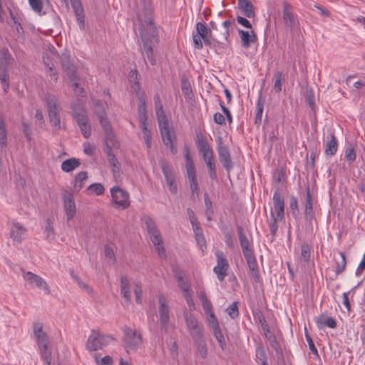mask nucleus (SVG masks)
<instances>
[{
    "label": "nucleus",
    "instance_id": "obj_50",
    "mask_svg": "<svg viewBox=\"0 0 365 365\" xmlns=\"http://www.w3.org/2000/svg\"><path fill=\"white\" fill-rule=\"evenodd\" d=\"M181 89L185 98L191 99L193 97L191 86L188 81L185 79H182Z\"/></svg>",
    "mask_w": 365,
    "mask_h": 365
},
{
    "label": "nucleus",
    "instance_id": "obj_57",
    "mask_svg": "<svg viewBox=\"0 0 365 365\" xmlns=\"http://www.w3.org/2000/svg\"><path fill=\"white\" fill-rule=\"evenodd\" d=\"M87 190L90 192L95 193L97 195H101L104 193L105 188L101 183H93L88 186Z\"/></svg>",
    "mask_w": 365,
    "mask_h": 365
},
{
    "label": "nucleus",
    "instance_id": "obj_43",
    "mask_svg": "<svg viewBox=\"0 0 365 365\" xmlns=\"http://www.w3.org/2000/svg\"><path fill=\"white\" fill-rule=\"evenodd\" d=\"M184 155L185 158V168L187 173H196L194 162L190 157V149L187 147L184 148Z\"/></svg>",
    "mask_w": 365,
    "mask_h": 365
},
{
    "label": "nucleus",
    "instance_id": "obj_7",
    "mask_svg": "<svg viewBox=\"0 0 365 365\" xmlns=\"http://www.w3.org/2000/svg\"><path fill=\"white\" fill-rule=\"evenodd\" d=\"M158 312L161 330L166 331L168 329V323L170 322V310L168 302L163 294H160L158 296Z\"/></svg>",
    "mask_w": 365,
    "mask_h": 365
},
{
    "label": "nucleus",
    "instance_id": "obj_34",
    "mask_svg": "<svg viewBox=\"0 0 365 365\" xmlns=\"http://www.w3.org/2000/svg\"><path fill=\"white\" fill-rule=\"evenodd\" d=\"M12 61L13 58L9 50L6 48H0V69L7 68Z\"/></svg>",
    "mask_w": 365,
    "mask_h": 365
},
{
    "label": "nucleus",
    "instance_id": "obj_23",
    "mask_svg": "<svg viewBox=\"0 0 365 365\" xmlns=\"http://www.w3.org/2000/svg\"><path fill=\"white\" fill-rule=\"evenodd\" d=\"M237 5L246 17L252 18L255 16L253 4L250 0H238Z\"/></svg>",
    "mask_w": 365,
    "mask_h": 365
},
{
    "label": "nucleus",
    "instance_id": "obj_17",
    "mask_svg": "<svg viewBox=\"0 0 365 365\" xmlns=\"http://www.w3.org/2000/svg\"><path fill=\"white\" fill-rule=\"evenodd\" d=\"M34 334L38 346L49 344V338L43 330V325L41 322H35L34 323Z\"/></svg>",
    "mask_w": 365,
    "mask_h": 365
},
{
    "label": "nucleus",
    "instance_id": "obj_3",
    "mask_svg": "<svg viewBox=\"0 0 365 365\" xmlns=\"http://www.w3.org/2000/svg\"><path fill=\"white\" fill-rule=\"evenodd\" d=\"M110 191L114 207L125 210L130 206V195L126 190L119 186H114Z\"/></svg>",
    "mask_w": 365,
    "mask_h": 365
},
{
    "label": "nucleus",
    "instance_id": "obj_35",
    "mask_svg": "<svg viewBox=\"0 0 365 365\" xmlns=\"http://www.w3.org/2000/svg\"><path fill=\"white\" fill-rule=\"evenodd\" d=\"M143 222L145 224L146 229L150 237L160 233V230H158L155 221L152 217L149 216H145L143 217Z\"/></svg>",
    "mask_w": 365,
    "mask_h": 365
},
{
    "label": "nucleus",
    "instance_id": "obj_31",
    "mask_svg": "<svg viewBox=\"0 0 365 365\" xmlns=\"http://www.w3.org/2000/svg\"><path fill=\"white\" fill-rule=\"evenodd\" d=\"M120 294L126 302H130V282L126 276H122L120 278Z\"/></svg>",
    "mask_w": 365,
    "mask_h": 365
},
{
    "label": "nucleus",
    "instance_id": "obj_64",
    "mask_svg": "<svg viewBox=\"0 0 365 365\" xmlns=\"http://www.w3.org/2000/svg\"><path fill=\"white\" fill-rule=\"evenodd\" d=\"M106 145V150L105 151H113V150H118L120 148V143L116 140V138L113 140L108 141L105 143Z\"/></svg>",
    "mask_w": 365,
    "mask_h": 365
},
{
    "label": "nucleus",
    "instance_id": "obj_6",
    "mask_svg": "<svg viewBox=\"0 0 365 365\" xmlns=\"http://www.w3.org/2000/svg\"><path fill=\"white\" fill-rule=\"evenodd\" d=\"M22 277L31 287H36L43 289L46 294L51 293L48 285L46 281L39 275H37L31 272H26L22 269Z\"/></svg>",
    "mask_w": 365,
    "mask_h": 365
},
{
    "label": "nucleus",
    "instance_id": "obj_58",
    "mask_svg": "<svg viewBox=\"0 0 365 365\" xmlns=\"http://www.w3.org/2000/svg\"><path fill=\"white\" fill-rule=\"evenodd\" d=\"M212 331L216 340L219 344V346L222 350H224L226 348V343L225 341L224 335L222 333L220 329H217L215 330H213Z\"/></svg>",
    "mask_w": 365,
    "mask_h": 365
},
{
    "label": "nucleus",
    "instance_id": "obj_55",
    "mask_svg": "<svg viewBox=\"0 0 365 365\" xmlns=\"http://www.w3.org/2000/svg\"><path fill=\"white\" fill-rule=\"evenodd\" d=\"M178 281V287L182 292V294L191 292L190 287L188 282L184 280L181 275L177 277Z\"/></svg>",
    "mask_w": 365,
    "mask_h": 365
},
{
    "label": "nucleus",
    "instance_id": "obj_2",
    "mask_svg": "<svg viewBox=\"0 0 365 365\" xmlns=\"http://www.w3.org/2000/svg\"><path fill=\"white\" fill-rule=\"evenodd\" d=\"M113 340V338L111 336L93 330L88 337L86 347L89 351H96L107 346Z\"/></svg>",
    "mask_w": 365,
    "mask_h": 365
},
{
    "label": "nucleus",
    "instance_id": "obj_11",
    "mask_svg": "<svg viewBox=\"0 0 365 365\" xmlns=\"http://www.w3.org/2000/svg\"><path fill=\"white\" fill-rule=\"evenodd\" d=\"M185 318L187 327L192 339L203 335V329L193 314H186Z\"/></svg>",
    "mask_w": 365,
    "mask_h": 365
},
{
    "label": "nucleus",
    "instance_id": "obj_60",
    "mask_svg": "<svg viewBox=\"0 0 365 365\" xmlns=\"http://www.w3.org/2000/svg\"><path fill=\"white\" fill-rule=\"evenodd\" d=\"M345 158L349 163H353L356 160V155L353 146L350 145L346 148Z\"/></svg>",
    "mask_w": 365,
    "mask_h": 365
},
{
    "label": "nucleus",
    "instance_id": "obj_52",
    "mask_svg": "<svg viewBox=\"0 0 365 365\" xmlns=\"http://www.w3.org/2000/svg\"><path fill=\"white\" fill-rule=\"evenodd\" d=\"M238 302H232L230 306H228L225 312L232 319H235L239 316V309H238Z\"/></svg>",
    "mask_w": 365,
    "mask_h": 365
},
{
    "label": "nucleus",
    "instance_id": "obj_18",
    "mask_svg": "<svg viewBox=\"0 0 365 365\" xmlns=\"http://www.w3.org/2000/svg\"><path fill=\"white\" fill-rule=\"evenodd\" d=\"M219 160L222 164L227 172H230L233 168V163L231 160L230 154L227 148L219 145L217 148Z\"/></svg>",
    "mask_w": 365,
    "mask_h": 365
},
{
    "label": "nucleus",
    "instance_id": "obj_8",
    "mask_svg": "<svg viewBox=\"0 0 365 365\" xmlns=\"http://www.w3.org/2000/svg\"><path fill=\"white\" fill-rule=\"evenodd\" d=\"M63 208L66 212V219L68 221L73 219L76 213V206L73 195L63 190L62 193Z\"/></svg>",
    "mask_w": 365,
    "mask_h": 365
},
{
    "label": "nucleus",
    "instance_id": "obj_14",
    "mask_svg": "<svg viewBox=\"0 0 365 365\" xmlns=\"http://www.w3.org/2000/svg\"><path fill=\"white\" fill-rule=\"evenodd\" d=\"M196 143L202 158L214 154L212 149L207 142V138L201 132H197L196 133Z\"/></svg>",
    "mask_w": 365,
    "mask_h": 365
},
{
    "label": "nucleus",
    "instance_id": "obj_61",
    "mask_svg": "<svg viewBox=\"0 0 365 365\" xmlns=\"http://www.w3.org/2000/svg\"><path fill=\"white\" fill-rule=\"evenodd\" d=\"M73 9L76 16L84 14L83 8L80 0H71Z\"/></svg>",
    "mask_w": 365,
    "mask_h": 365
},
{
    "label": "nucleus",
    "instance_id": "obj_56",
    "mask_svg": "<svg viewBox=\"0 0 365 365\" xmlns=\"http://www.w3.org/2000/svg\"><path fill=\"white\" fill-rule=\"evenodd\" d=\"M205 205L206 207L205 213L208 220H211V216L213 214L212 202L208 196V194L205 192L204 194Z\"/></svg>",
    "mask_w": 365,
    "mask_h": 365
},
{
    "label": "nucleus",
    "instance_id": "obj_5",
    "mask_svg": "<svg viewBox=\"0 0 365 365\" xmlns=\"http://www.w3.org/2000/svg\"><path fill=\"white\" fill-rule=\"evenodd\" d=\"M215 257L217 264L214 267L213 272L216 274L217 279L220 282H223L230 269L229 262L221 250L215 252Z\"/></svg>",
    "mask_w": 365,
    "mask_h": 365
},
{
    "label": "nucleus",
    "instance_id": "obj_54",
    "mask_svg": "<svg viewBox=\"0 0 365 365\" xmlns=\"http://www.w3.org/2000/svg\"><path fill=\"white\" fill-rule=\"evenodd\" d=\"M196 30H197V32L195 34L200 36L201 38H204L205 36H207L209 34H211V30L207 29L205 24L202 23V22H197L196 24Z\"/></svg>",
    "mask_w": 365,
    "mask_h": 365
},
{
    "label": "nucleus",
    "instance_id": "obj_51",
    "mask_svg": "<svg viewBox=\"0 0 365 365\" xmlns=\"http://www.w3.org/2000/svg\"><path fill=\"white\" fill-rule=\"evenodd\" d=\"M284 81L283 74L281 71H277L274 73V90L276 93H280L282 88V81Z\"/></svg>",
    "mask_w": 365,
    "mask_h": 365
},
{
    "label": "nucleus",
    "instance_id": "obj_46",
    "mask_svg": "<svg viewBox=\"0 0 365 365\" xmlns=\"http://www.w3.org/2000/svg\"><path fill=\"white\" fill-rule=\"evenodd\" d=\"M246 262L248 264L250 269L252 272H257L258 271V264L254 255V252L244 255Z\"/></svg>",
    "mask_w": 365,
    "mask_h": 365
},
{
    "label": "nucleus",
    "instance_id": "obj_42",
    "mask_svg": "<svg viewBox=\"0 0 365 365\" xmlns=\"http://www.w3.org/2000/svg\"><path fill=\"white\" fill-rule=\"evenodd\" d=\"M88 178V175L86 171L78 173L74 180L73 190L78 192L84 185V181Z\"/></svg>",
    "mask_w": 365,
    "mask_h": 365
},
{
    "label": "nucleus",
    "instance_id": "obj_44",
    "mask_svg": "<svg viewBox=\"0 0 365 365\" xmlns=\"http://www.w3.org/2000/svg\"><path fill=\"white\" fill-rule=\"evenodd\" d=\"M265 338L269 341L270 346L272 347V349L275 351L277 354L282 353V349L279 343L278 342L275 335L272 331L265 333L264 334Z\"/></svg>",
    "mask_w": 365,
    "mask_h": 365
},
{
    "label": "nucleus",
    "instance_id": "obj_28",
    "mask_svg": "<svg viewBox=\"0 0 365 365\" xmlns=\"http://www.w3.org/2000/svg\"><path fill=\"white\" fill-rule=\"evenodd\" d=\"M150 239L152 243L153 244V245L155 246V250L158 252L159 257L160 258H165L166 256L165 250L163 245V240H162L160 232L158 233V235L151 236V237H150Z\"/></svg>",
    "mask_w": 365,
    "mask_h": 365
},
{
    "label": "nucleus",
    "instance_id": "obj_21",
    "mask_svg": "<svg viewBox=\"0 0 365 365\" xmlns=\"http://www.w3.org/2000/svg\"><path fill=\"white\" fill-rule=\"evenodd\" d=\"M73 118L78 125H83V123H88L87 112L85 108L79 106H73Z\"/></svg>",
    "mask_w": 365,
    "mask_h": 365
},
{
    "label": "nucleus",
    "instance_id": "obj_13",
    "mask_svg": "<svg viewBox=\"0 0 365 365\" xmlns=\"http://www.w3.org/2000/svg\"><path fill=\"white\" fill-rule=\"evenodd\" d=\"M272 200L276 216L279 220H282L284 217V200L279 188L274 190Z\"/></svg>",
    "mask_w": 365,
    "mask_h": 365
},
{
    "label": "nucleus",
    "instance_id": "obj_15",
    "mask_svg": "<svg viewBox=\"0 0 365 365\" xmlns=\"http://www.w3.org/2000/svg\"><path fill=\"white\" fill-rule=\"evenodd\" d=\"M315 215L313 209V197L311 194L309 187L306 188V197L304 202V218L310 223L314 219Z\"/></svg>",
    "mask_w": 365,
    "mask_h": 365
},
{
    "label": "nucleus",
    "instance_id": "obj_39",
    "mask_svg": "<svg viewBox=\"0 0 365 365\" xmlns=\"http://www.w3.org/2000/svg\"><path fill=\"white\" fill-rule=\"evenodd\" d=\"M48 345L38 346L41 357L46 365H51L52 363L51 351Z\"/></svg>",
    "mask_w": 365,
    "mask_h": 365
},
{
    "label": "nucleus",
    "instance_id": "obj_33",
    "mask_svg": "<svg viewBox=\"0 0 365 365\" xmlns=\"http://www.w3.org/2000/svg\"><path fill=\"white\" fill-rule=\"evenodd\" d=\"M207 168L208 169L209 176L210 179L215 180L217 178L216 165L214 161V154L202 158Z\"/></svg>",
    "mask_w": 365,
    "mask_h": 365
},
{
    "label": "nucleus",
    "instance_id": "obj_16",
    "mask_svg": "<svg viewBox=\"0 0 365 365\" xmlns=\"http://www.w3.org/2000/svg\"><path fill=\"white\" fill-rule=\"evenodd\" d=\"M91 103L93 106L94 113L97 115L101 125L109 123L110 121L106 113V104L104 105L100 100L96 98H92Z\"/></svg>",
    "mask_w": 365,
    "mask_h": 365
},
{
    "label": "nucleus",
    "instance_id": "obj_4",
    "mask_svg": "<svg viewBox=\"0 0 365 365\" xmlns=\"http://www.w3.org/2000/svg\"><path fill=\"white\" fill-rule=\"evenodd\" d=\"M123 342L126 351L136 350L142 341L141 334L130 327H125L123 329Z\"/></svg>",
    "mask_w": 365,
    "mask_h": 365
},
{
    "label": "nucleus",
    "instance_id": "obj_9",
    "mask_svg": "<svg viewBox=\"0 0 365 365\" xmlns=\"http://www.w3.org/2000/svg\"><path fill=\"white\" fill-rule=\"evenodd\" d=\"M160 167L170 191L175 194L178 191V187L175 182V177L173 168L165 160L160 161Z\"/></svg>",
    "mask_w": 365,
    "mask_h": 365
},
{
    "label": "nucleus",
    "instance_id": "obj_26",
    "mask_svg": "<svg viewBox=\"0 0 365 365\" xmlns=\"http://www.w3.org/2000/svg\"><path fill=\"white\" fill-rule=\"evenodd\" d=\"M264 100L262 97V92L259 93L258 99L256 103V112L255 116V124L259 127L262 123V118L264 110Z\"/></svg>",
    "mask_w": 365,
    "mask_h": 365
},
{
    "label": "nucleus",
    "instance_id": "obj_59",
    "mask_svg": "<svg viewBox=\"0 0 365 365\" xmlns=\"http://www.w3.org/2000/svg\"><path fill=\"white\" fill-rule=\"evenodd\" d=\"M207 320L212 331L220 328L218 320L214 312L207 314Z\"/></svg>",
    "mask_w": 365,
    "mask_h": 365
},
{
    "label": "nucleus",
    "instance_id": "obj_38",
    "mask_svg": "<svg viewBox=\"0 0 365 365\" xmlns=\"http://www.w3.org/2000/svg\"><path fill=\"white\" fill-rule=\"evenodd\" d=\"M81 163L78 159L72 158L64 160L61 164V169L66 173H69L77 168Z\"/></svg>",
    "mask_w": 365,
    "mask_h": 365
},
{
    "label": "nucleus",
    "instance_id": "obj_30",
    "mask_svg": "<svg viewBox=\"0 0 365 365\" xmlns=\"http://www.w3.org/2000/svg\"><path fill=\"white\" fill-rule=\"evenodd\" d=\"M26 232V229L19 222H13L11 228V237L16 241H21Z\"/></svg>",
    "mask_w": 365,
    "mask_h": 365
},
{
    "label": "nucleus",
    "instance_id": "obj_29",
    "mask_svg": "<svg viewBox=\"0 0 365 365\" xmlns=\"http://www.w3.org/2000/svg\"><path fill=\"white\" fill-rule=\"evenodd\" d=\"M194 344L197 348V354L202 358L205 359L207 356V347L203 335L192 339Z\"/></svg>",
    "mask_w": 365,
    "mask_h": 365
},
{
    "label": "nucleus",
    "instance_id": "obj_25",
    "mask_svg": "<svg viewBox=\"0 0 365 365\" xmlns=\"http://www.w3.org/2000/svg\"><path fill=\"white\" fill-rule=\"evenodd\" d=\"M338 149V142L334 133H330L329 139L325 144L324 153L327 156H333Z\"/></svg>",
    "mask_w": 365,
    "mask_h": 365
},
{
    "label": "nucleus",
    "instance_id": "obj_63",
    "mask_svg": "<svg viewBox=\"0 0 365 365\" xmlns=\"http://www.w3.org/2000/svg\"><path fill=\"white\" fill-rule=\"evenodd\" d=\"M104 254L106 259H108L112 264H114L115 262V254L113 249L110 247L108 245L105 246Z\"/></svg>",
    "mask_w": 365,
    "mask_h": 365
},
{
    "label": "nucleus",
    "instance_id": "obj_62",
    "mask_svg": "<svg viewBox=\"0 0 365 365\" xmlns=\"http://www.w3.org/2000/svg\"><path fill=\"white\" fill-rule=\"evenodd\" d=\"M29 3L35 12L39 14L42 13L43 3L41 0H29Z\"/></svg>",
    "mask_w": 365,
    "mask_h": 365
},
{
    "label": "nucleus",
    "instance_id": "obj_48",
    "mask_svg": "<svg viewBox=\"0 0 365 365\" xmlns=\"http://www.w3.org/2000/svg\"><path fill=\"white\" fill-rule=\"evenodd\" d=\"M289 209L292 215L294 218H297L299 214V209L297 198L294 195L289 196Z\"/></svg>",
    "mask_w": 365,
    "mask_h": 365
},
{
    "label": "nucleus",
    "instance_id": "obj_10",
    "mask_svg": "<svg viewBox=\"0 0 365 365\" xmlns=\"http://www.w3.org/2000/svg\"><path fill=\"white\" fill-rule=\"evenodd\" d=\"M159 128L164 145L170 148V150L173 155H175L178 152V149L174 143L175 141V134H172L170 133L168 124L167 125H163L159 126Z\"/></svg>",
    "mask_w": 365,
    "mask_h": 365
},
{
    "label": "nucleus",
    "instance_id": "obj_19",
    "mask_svg": "<svg viewBox=\"0 0 365 365\" xmlns=\"http://www.w3.org/2000/svg\"><path fill=\"white\" fill-rule=\"evenodd\" d=\"M45 101L48 108L49 120L58 117L59 113L56 96L47 93L45 96Z\"/></svg>",
    "mask_w": 365,
    "mask_h": 365
},
{
    "label": "nucleus",
    "instance_id": "obj_47",
    "mask_svg": "<svg viewBox=\"0 0 365 365\" xmlns=\"http://www.w3.org/2000/svg\"><path fill=\"white\" fill-rule=\"evenodd\" d=\"M0 81L4 91L7 93L9 89V77L7 68L0 69Z\"/></svg>",
    "mask_w": 365,
    "mask_h": 365
},
{
    "label": "nucleus",
    "instance_id": "obj_41",
    "mask_svg": "<svg viewBox=\"0 0 365 365\" xmlns=\"http://www.w3.org/2000/svg\"><path fill=\"white\" fill-rule=\"evenodd\" d=\"M198 297L202 304L205 314L207 315L208 314L213 312L212 305L211 302L208 300L206 293L204 291L199 292Z\"/></svg>",
    "mask_w": 365,
    "mask_h": 365
},
{
    "label": "nucleus",
    "instance_id": "obj_12",
    "mask_svg": "<svg viewBox=\"0 0 365 365\" xmlns=\"http://www.w3.org/2000/svg\"><path fill=\"white\" fill-rule=\"evenodd\" d=\"M283 21L285 25L293 29L299 25L298 20L292 12V6L287 1L283 2Z\"/></svg>",
    "mask_w": 365,
    "mask_h": 365
},
{
    "label": "nucleus",
    "instance_id": "obj_32",
    "mask_svg": "<svg viewBox=\"0 0 365 365\" xmlns=\"http://www.w3.org/2000/svg\"><path fill=\"white\" fill-rule=\"evenodd\" d=\"M316 323L319 328L323 326L334 329L336 327V322L333 317H327L325 314H321L316 318Z\"/></svg>",
    "mask_w": 365,
    "mask_h": 365
},
{
    "label": "nucleus",
    "instance_id": "obj_22",
    "mask_svg": "<svg viewBox=\"0 0 365 365\" xmlns=\"http://www.w3.org/2000/svg\"><path fill=\"white\" fill-rule=\"evenodd\" d=\"M155 112L158 118V125L161 126L163 125H167L168 124L166 115L163 110V105L160 102V97L158 96L155 97Z\"/></svg>",
    "mask_w": 365,
    "mask_h": 365
},
{
    "label": "nucleus",
    "instance_id": "obj_1",
    "mask_svg": "<svg viewBox=\"0 0 365 365\" xmlns=\"http://www.w3.org/2000/svg\"><path fill=\"white\" fill-rule=\"evenodd\" d=\"M151 14V7L146 6L144 10L145 20H143L140 15H138V20L140 23V34L142 41L141 53L147 57L151 65L155 66L156 59L153 48L158 43V35Z\"/></svg>",
    "mask_w": 365,
    "mask_h": 365
},
{
    "label": "nucleus",
    "instance_id": "obj_40",
    "mask_svg": "<svg viewBox=\"0 0 365 365\" xmlns=\"http://www.w3.org/2000/svg\"><path fill=\"white\" fill-rule=\"evenodd\" d=\"M187 177L189 180L192 196H197L199 194V187L196 173H187Z\"/></svg>",
    "mask_w": 365,
    "mask_h": 365
},
{
    "label": "nucleus",
    "instance_id": "obj_24",
    "mask_svg": "<svg viewBox=\"0 0 365 365\" xmlns=\"http://www.w3.org/2000/svg\"><path fill=\"white\" fill-rule=\"evenodd\" d=\"M237 233L239 235V240L240 246L242 250L243 255L253 252L252 249L250 247V241L247 237L246 235L244 233L242 227H237Z\"/></svg>",
    "mask_w": 365,
    "mask_h": 365
},
{
    "label": "nucleus",
    "instance_id": "obj_49",
    "mask_svg": "<svg viewBox=\"0 0 365 365\" xmlns=\"http://www.w3.org/2000/svg\"><path fill=\"white\" fill-rule=\"evenodd\" d=\"M101 126H102L104 133H105V139H104L105 143L116 138L115 135L113 133V128H112L110 122L105 123L103 125H101Z\"/></svg>",
    "mask_w": 365,
    "mask_h": 365
},
{
    "label": "nucleus",
    "instance_id": "obj_37",
    "mask_svg": "<svg viewBox=\"0 0 365 365\" xmlns=\"http://www.w3.org/2000/svg\"><path fill=\"white\" fill-rule=\"evenodd\" d=\"M334 261L336 263L335 272L336 275L341 274L346 265V260L345 254L342 252H339V257H334Z\"/></svg>",
    "mask_w": 365,
    "mask_h": 365
},
{
    "label": "nucleus",
    "instance_id": "obj_20",
    "mask_svg": "<svg viewBox=\"0 0 365 365\" xmlns=\"http://www.w3.org/2000/svg\"><path fill=\"white\" fill-rule=\"evenodd\" d=\"M238 33L241 39L242 46L243 48H248L252 43L257 41V35L253 30L248 31L238 29Z\"/></svg>",
    "mask_w": 365,
    "mask_h": 365
},
{
    "label": "nucleus",
    "instance_id": "obj_27",
    "mask_svg": "<svg viewBox=\"0 0 365 365\" xmlns=\"http://www.w3.org/2000/svg\"><path fill=\"white\" fill-rule=\"evenodd\" d=\"M61 64L63 70L67 72L71 81H74L76 78V73L74 69V66L68 56H62Z\"/></svg>",
    "mask_w": 365,
    "mask_h": 365
},
{
    "label": "nucleus",
    "instance_id": "obj_53",
    "mask_svg": "<svg viewBox=\"0 0 365 365\" xmlns=\"http://www.w3.org/2000/svg\"><path fill=\"white\" fill-rule=\"evenodd\" d=\"M311 253V247L307 242H303L301 245L300 257L304 262L309 260Z\"/></svg>",
    "mask_w": 365,
    "mask_h": 365
},
{
    "label": "nucleus",
    "instance_id": "obj_36",
    "mask_svg": "<svg viewBox=\"0 0 365 365\" xmlns=\"http://www.w3.org/2000/svg\"><path fill=\"white\" fill-rule=\"evenodd\" d=\"M255 357L257 362L260 365H268L267 354L262 344H258L256 346Z\"/></svg>",
    "mask_w": 365,
    "mask_h": 365
},
{
    "label": "nucleus",
    "instance_id": "obj_45",
    "mask_svg": "<svg viewBox=\"0 0 365 365\" xmlns=\"http://www.w3.org/2000/svg\"><path fill=\"white\" fill-rule=\"evenodd\" d=\"M277 221H280L277 216L274 215V212L270 211V218L267 220V223L269 229L270 234L272 237H274L278 229Z\"/></svg>",
    "mask_w": 365,
    "mask_h": 365
}]
</instances>
